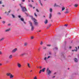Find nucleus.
I'll use <instances>...</instances> for the list:
<instances>
[{
  "instance_id": "obj_1",
  "label": "nucleus",
  "mask_w": 79,
  "mask_h": 79,
  "mask_svg": "<svg viewBox=\"0 0 79 79\" xmlns=\"http://www.w3.org/2000/svg\"><path fill=\"white\" fill-rule=\"evenodd\" d=\"M19 5L20 6L22 9V11H23V12H25V11H27V10L26 7H23V6H21V4H20Z\"/></svg>"
},
{
  "instance_id": "obj_2",
  "label": "nucleus",
  "mask_w": 79,
  "mask_h": 79,
  "mask_svg": "<svg viewBox=\"0 0 79 79\" xmlns=\"http://www.w3.org/2000/svg\"><path fill=\"white\" fill-rule=\"evenodd\" d=\"M31 19L34 21V24L35 25L37 26V25H38V23L37 22V20L34 19V18H33L32 16L31 17Z\"/></svg>"
},
{
  "instance_id": "obj_3",
  "label": "nucleus",
  "mask_w": 79,
  "mask_h": 79,
  "mask_svg": "<svg viewBox=\"0 0 79 79\" xmlns=\"http://www.w3.org/2000/svg\"><path fill=\"white\" fill-rule=\"evenodd\" d=\"M29 24L30 25V26H31V31H33L34 30V26L33 25H32V23L31 22H30L29 23Z\"/></svg>"
},
{
  "instance_id": "obj_4",
  "label": "nucleus",
  "mask_w": 79,
  "mask_h": 79,
  "mask_svg": "<svg viewBox=\"0 0 79 79\" xmlns=\"http://www.w3.org/2000/svg\"><path fill=\"white\" fill-rule=\"evenodd\" d=\"M51 71L49 70V69L48 68L47 69V73H48V75H50V74L51 73Z\"/></svg>"
},
{
  "instance_id": "obj_5",
  "label": "nucleus",
  "mask_w": 79,
  "mask_h": 79,
  "mask_svg": "<svg viewBox=\"0 0 79 79\" xmlns=\"http://www.w3.org/2000/svg\"><path fill=\"white\" fill-rule=\"evenodd\" d=\"M17 66L18 68H20L21 67V64L20 63H17Z\"/></svg>"
},
{
  "instance_id": "obj_6",
  "label": "nucleus",
  "mask_w": 79,
  "mask_h": 79,
  "mask_svg": "<svg viewBox=\"0 0 79 79\" xmlns=\"http://www.w3.org/2000/svg\"><path fill=\"white\" fill-rule=\"evenodd\" d=\"M45 68H44L42 70H40L39 72L40 74L41 73L42 71V72H44V71H45Z\"/></svg>"
},
{
  "instance_id": "obj_7",
  "label": "nucleus",
  "mask_w": 79,
  "mask_h": 79,
  "mask_svg": "<svg viewBox=\"0 0 79 79\" xmlns=\"http://www.w3.org/2000/svg\"><path fill=\"white\" fill-rule=\"evenodd\" d=\"M20 19L21 20V21H23V23H24V24H26V23L25 22H24V19L23 18H21Z\"/></svg>"
},
{
  "instance_id": "obj_8",
  "label": "nucleus",
  "mask_w": 79,
  "mask_h": 79,
  "mask_svg": "<svg viewBox=\"0 0 79 79\" xmlns=\"http://www.w3.org/2000/svg\"><path fill=\"white\" fill-rule=\"evenodd\" d=\"M16 51H17V48H16L12 50V52L15 53V52Z\"/></svg>"
},
{
  "instance_id": "obj_9",
  "label": "nucleus",
  "mask_w": 79,
  "mask_h": 79,
  "mask_svg": "<svg viewBox=\"0 0 79 79\" xmlns=\"http://www.w3.org/2000/svg\"><path fill=\"white\" fill-rule=\"evenodd\" d=\"M75 48H76V50L74 49V50H72V51L74 52V51H75V52H77V47H76Z\"/></svg>"
},
{
  "instance_id": "obj_10",
  "label": "nucleus",
  "mask_w": 79,
  "mask_h": 79,
  "mask_svg": "<svg viewBox=\"0 0 79 79\" xmlns=\"http://www.w3.org/2000/svg\"><path fill=\"white\" fill-rule=\"evenodd\" d=\"M6 75L7 76H10L11 75V73H8L6 74Z\"/></svg>"
},
{
  "instance_id": "obj_11",
  "label": "nucleus",
  "mask_w": 79,
  "mask_h": 79,
  "mask_svg": "<svg viewBox=\"0 0 79 79\" xmlns=\"http://www.w3.org/2000/svg\"><path fill=\"white\" fill-rule=\"evenodd\" d=\"M13 77H14V76L13 75L11 74L10 76V78H13Z\"/></svg>"
},
{
  "instance_id": "obj_12",
  "label": "nucleus",
  "mask_w": 79,
  "mask_h": 79,
  "mask_svg": "<svg viewBox=\"0 0 79 79\" xmlns=\"http://www.w3.org/2000/svg\"><path fill=\"white\" fill-rule=\"evenodd\" d=\"M74 61H75V62H76V63H77V61H78L77 59L76 58H75L74 59Z\"/></svg>"
},
{
  "instance_id": "obj_13",
  "label": "nucleus",
  "mask_w": 79,
  "mask_h": 79,
  "mask_svg": "<svg viewBox=\"0 0 79 79\" xmlns=\"http://www.w3.org/2000/svg\"><path fill=\"white\" fill-rule=\"evenodd\" d=\"M10 30H11V29H10V28H9L8 29L6 30L5 31L6 32H9V31H10Z\"/></svg>"
},
{
  "instance_id": "obj_14",
  "label": "nucleus",
  "mask_w": 79,
  "mask_h": 79,
  "mask_svg": "<svg viewBox=\"0 0 79 79\" xmlns=\"http://www.w3.org/2000/svg\"><path fill=\"white\" fill-rule=\"evenodd\" d=\"M47 23H48V20L47 19H46L45 21H44V23L46 24H47Z\"/></svg>"
},
{
  "instance_id": "obj_15",
  "label": "nucleus",
  "mask_w": 79,
  "mask_h": 79,
  "mask_svg": "<svg viewBox=\"0 0 79 79\" xmlns=\"http://www.w3.org/2000/svg\"><path fill=\"white\" fill-rule=\"evenodd\" d=\"M52 13H50L49 15V18H50V19H51V18H52Z\"/></svg>"
},
{
  "instance_id": "obj_16",
  "label": "nucleus",
  "mask_w": 79,
  "mask_h": 79,
  "mask_svg": "<svg viewBox=\"0 0 79 79\" xmlns=\"http://www.w3.org/2000/svg\"><path fill=\"white\" fill-rule=\"evenodd\" d=\"M27 65L28 68H31V66H30V64L29 63H27Z\"/></svg>"
},
{
  "instance_id": "obj_17",
  "label": "nucleus",
  "mask_w": 79,
  "mask_h": 79,
  "mask_svg": "<svg viewBox=\"0 0 79 79\" xmlns=\"http://www.w3.org/2000/svg\"><path fill=\"white\" fill-rule=\"evenodd\" d=\"M65 10V8H64V7H62V11H63V10Z\"/></svg>"
},
{
  "instance_id": "obj_18",
  "label": "nucleus",
  "mask_w": 79,
  "mask_h": 79,
  "mask_svg": "<svg viewBox=\"0 0 79 79\" xmlns=\"http://www.w3.org/2000/svg\"><path fill=\"white\" fill-rule=\"evenodd\" d=\"M4 40V38H1L0 40V42H1V41H2V40Z\"/></svg>"
},
{
  "instance_id": "obj_19",
  "label": "nucleus",
  "mask_w": 79,
  "mask_h": 79,
  "mask_svg": "<svg viewBox=\"0 0 79 79\" xmlns=\"http://www.w3.org/2000/svg\"><path fill=\"white\" fill-rule=\"evenodd\" d=\"M9 58L10 59H11V58H12V55H10L9 56Z\"/></svg>"
},
{
  "instance_id": "obj_20",
  "label": "nucleus",
  "mask_w": 79,
  "mask_h": 79,
  "mask_svg": "<svg viewBox=\"0 0 79 79\" xmlns=\"http://www.w3.org/2000/svg\"><path fill=\"white\" fill-rule=\"evenodd\" d=\"M24 55H25V53H22L20 55V56H24Z\"/></svg>"
},
{
  "instance_id": "obj_21",
  "label": "nucleus",
  "mask_w": 79,
  "mask_h": 79,
  "mask_svg": "<svg viewBox=\"0 0 79 79\" xmlns=\"http://www.w3.org/2000/svg\"><path fill=\"white\" fill-rule=\"evenodd\" d=\"M77 6H78V5H77V4H75L74 5L75 7H77Z\"/></svg>"
},
{
  "instance_id": "obj_22",
  "label": "nucleus",
  "mask_w": 79,
  "mask_h": 79,
  "mask_svg": "<svg viewBox=\"0 0 79 79\" xmlns=\"http://www.w3.org/2000/svg\"><path fill=\"white\" fill-rule=\"evenodd\" d=\"M11 15H12L13 18H15V16H14V15H13V14H11Z\"/></svg>"
},
{
  "instance_id": "obj_23",
  "label": "nucleus",
  "mask_w": 79,
  "mask_h": 79,
  "mask_svg": "<svg viewBox=\"0 0 79 79\" xmlns=\"http://www.w3.org/2000/svg\"><path fill=\"white\" fill-rule=\"evenodd\" d=\"M47 58L46 57H45L44 58V60H45V61H47Z\"/></svg>"
},
{
  "instance_id": "obj_24",
  "label": "nucleus",
  "mask_w": 79,
  "mask_h": 79,
  "mask_svg": "<svg viewBox=\"0 0 79 79\" xmlns=\"http://www.w3.org/2000/svg\"><path fill=\"white\" fill-rule=\"evenodd\" d=\"M54 6L56 7V6H58V5H56V4H55Z\"/></svg>"
},
{
  "instance_id": "obj_25",
  "label": "nucleus",
  "mask_w": 79,
  "mask_h": 79,
  "mask_svg": "<svg viewBox=\"0 0 79 79\" xmlns=\"http://www.w3.org/2000/svg\"><path fill=\"white\" fill-rule=\"evenodd\" d=\"M34 15L35 16H36V17L37 16V15H36V13H35L34 14Z\"/></svg>"
},
{
  "instance_id": "obj_26",
  "label": "nucleus",
  "mask_w": 79,
  "mask_h": 79,
  "mask_svg": "<svg viewBox=\"0 0 79 79\" xmlns=\"http://www.w3.org/2000/svg\"><path fill=\"white\" fill-rule=\"evenodd\" d=\"M69 13V11H67L65 12L64 13H65V14H67V13Z\"/></svg>"
},
{
  "instance_id": "obj_27",
  "label": "nucleus",
  "mask_w": 79,
  "mask_h": 79,
  "mask_svg": "<svg viewBox=\"0 0 79 79\" xmlns=\"http://www.w3.org/2000/svg\"><path fill=\"white\" fill-rule=\"evenodd\" d=\"M27 45V43H25V44H24L25 46H26Z\"/></svg>"
},
{
  "instance_id": "obj_28",
  "label": "nucleus",
  "mask_w": 79,
  "mask_h": 79,
  "mask_svg": "<svg viewBox=\"0 0 79 79\" xmlns=\"http://www.w3.org/2000/svg\"><path fill=\"white\" fill-rule=\"evenodd\" d=\"M29 6H30V7H32V6L31 5V4H30L28 5Z\"/></svg>"
},
{
  "instance_id": "obj_29",
  "label": "nucleus",
  "mask_w": 79,
  "mask_h": 79,
  "mask_svg": "<svg viewBox=\"0 0 79 79\" xmlns=\"http://www.w3.org/2000/svg\"><path fill=\"white\" fill-rule=\"evenodd\" d=\"M50 12H52V9L51 8L50 9Z\"/></svg>"
},
{
  "instance_id": "obj_30",
  "label": "nucleus",
  "mask_w": 79,
  "mask_h": 79,
  "mask_svg": "<svg viewBox=\"0 0 79 79\" xmlns=\"http://www.w3.org/2000/svg\"><path fill=\"white\" fill-rule=\"evenodd\" d=\"M36 11H37V12H38V13H39V10H38V9H36Z\"/></svg>"
},
{
  "instance_id": "obj_31",
  "label": "nucleus",
  "mask_w": 79,
  "mask_h": 79,
  "mask_svg": "<svg viewBox=\"0 0 79 79\" xmlns=\"http://www.w3.org/2000/svg\"><path fill=\"white\" fill-rule=\"evenodd\" d=\"M46 48H47L46 47H43V49H46Z\"/></svg>"
},
{
  "instance_id": "obj_32",
  "label": "nucleus",
  "mask_w": 79,
  "mask_h": 79,
  "mask_svg": "<svg viewBox=\"0 0 79 79\" xmlns=\"http://www.w3.org/2000/svg\"><path fill=\"white\" fill-rule=\"evenodd\" d=\"M47 46L48 47H50V46H51V45L50 44H48L47 45Z\"/></svg>"
},
{
  "instance_id": "obj_33",
  "label": "nucleus",
  "mask_w": 79,
  "mask_h": 79,
  "mask_svg": "<svg viewBox=\"0 0 79 79\" xmlns=\"http://www.w3.org/2000/svg\"><path fill=\"white\" fill-rule=\"evenodd\" d=\"M18 18H21V16L20 15H19L18 16Z\"/></svg>"
},
{
  "instance_id": "obj_34",
  "label": "nucleus",
  "mask_w": 79,
  "mask_h": 79,
  "mask_svg": "<svg viewBox=\"0 0 79 79\" xmlns=\"http://www.w3.org/2000/svg\"><path fill=\"white\" fill-rule=\"evenodd\" d=\"M43 44V42H42L41 41V43H40V44L41 45H42Z\"/></svg>"
},
{
  "instance_id": "obj_35",
  "label": "nucleus",
  "mask_w": 79,
  "mask_h": 79,
  "mask_svg": "<svg viewBox=\"0 0 79 79\" xmlns=\"http://www.w3.org/2000/svg\"><path fill=\"white\" fill-rule=\"evenodd\" d=\"M31 39H34V37L32 36L31 37Z\"/></svg>"
},
{
  "instance_id": "obj_36",
  "label": "nucleus",
  "mask_w": 79,
  "mask_h": 79,
  "mask_svg": "<svg viewBox=\"0 0 79 79\" xmlns=\"http://www.w3.org/2000/svg\"><path fill=\"white\" fill-rule=\"evenodd\" d=\"M33 79H37V77H35L33 78Z\"/></svg>"
},
{
  "instance_id": "obj_37",
  "label": "nucleus",
  "mask_w": 79,
  "mask_h": 79,
  "mask_svg": "<svg viewBox=\"0 0 79 79\" xmlns=\"http://www.w3.org/2000/svg\"><path fill=\"white\" fill-rule=\"evenodd\" d=\"M2 23H3V24H5V21H3L2 22Z\"/></svg>"
},
{
  "instance_id": "obj_38",
  "label": "nucleus",
  "mask_w": 79,
  "mask_h": 79,
  "mask_svg": "<svg viewBox=\"0 0 79 79\" xmlns=\"http://www.w3.org/2000/svg\"><path fill=\"white\" fill-rule=\"evenodd\" d=\"M2 54V52L0 51V55H1V54Z\"/></svg>"
},
{
  "instance_id": "obj_39",
  "label": "nucleus",
  "mask_w": 79,
  "mask_h": 79,
  "mask_svg": "<svg viewBox=\"0 0 79 79\" xmlns=\"http://www.w3.org/2000/svg\"><path fill=\"white\" fill-rule=\"evenodd\" d=\"M50 58V56H48V58H47V59H48V58Z\"/></svg>"
},
{
  "instance_id": "obj_40",
  "label": "nucleus",
  "mask_w": 79,
  "mask_h": 79,
  "mask_svg": "<svg viewBox=\"0 0 79 79\" xmlns=\"http://www.w3.org/2000/svg\"><path fill=\"white\" fill-rule=\"evenodd\" d=\"M49 55H51L52 54V53L50 52H49Z\"/></svg>"
},
{
  "instance_id": "obj_41",
  "label": "nucleus",
  "mask_w": 79,
  "mask_h": 79,
  "mask_svg": "<svg viewBox=\"0 0 79 79\" xmlns=\"http://www.w3.org/2000/svg\"><path fill=\"white\" fill-rule=\"evenodd\" d=\"M40 4L41 6H42V3H41V2H40Z\"/></svg>"
},
{
  "instance_id": "obj_42",
  "label": "nucleus",
  "mask_w": 79,
  "mask_h": 79,
  "mask_svg": "<svg viewBox=\"0 0 79 79\" xmlns=\"http://www.w3.org/2000/svg\"><path fill=\"white\" fill-rule=\"evenodd\" d=\"M36 32H40V30H39L38 31H37Z\"/></svg>"
},
{
  "instance_id": "obj_43",
  "label": "nucleus",
  "mask_w": 79,
  "mask_h": 79,
  "mask_svg": "<svg viewBox=\"0 0 79 79\" xmlns=\"http://www.w3.org/2000/svg\"><path fill=\"white\" fill-rule=\"evenodd\" d=\"M55 49H56V50H58V48H55Z\"/></svg>"
},
{
  "instance_id": "obj_44",
  "label": "nucleus",
  "mask_w": 79,
  "mask_h": 79,
  "mask_svg": "<svg viewBox=\"0 0 79 79\" xmlns=\"http://www.w3.org/2000/svg\"><path fill=\"white\" fill-rule=\"evenodd\" d=\"M64 26H66V27L68 26V25H67V24H65V25H64Z\"/></svg>"
},
{
  "instance_id": "obj_45",
  "label": "nucleus",
  "mask_w": 79,
  "mask_h": 79,
  "mask_svg": "<svg viewBox=\"0 0 79 79\" xmlns=\"http://www.w3.org/2000/svg\"><path fill=\"white\" fill-rule=\"evenodd\" d=\"M40 69H42V66H40Z\"/></svg>"
},
{
  "instance_id": "obj_46",
  "label": "nucleus",
  "mask_w": 79,
  "mask_h": 79,
  "mask_svg": "<svg viewBox=\"0 0 79 79\" xmlns=\"http://www.w3.org/2000/svg\"><path fill=\"white\" fill-rule=\"evenodd\" d=\"M22 2H24L25 1V0H22Z\"/></svg>"
},
{
  "instance_id": "obj_47",
  "label": "nucleus",
  "mask_w": 79,
  "mask_h": 79,
  "mask_svg": "<svg viewBox=\"0 0 79 79\" xmlns=\"http://www.w3.org/2000/svg\"><path fill=\"white\" fill-rule=\"evenodd\" d=\"M58 15H61V13H58Z\"/></svg>"
},
{
  "instance_id": "obj_48",
  "label": "nucleus",
  "mask_w": 79,
  "mask_h": 79,
  "mask_svg": "<svg viewBox=\"0 0 79 79\" xmlns=\"http://www.w3.org/2000/svg\"><path fill=\"white\" fill-rule=\"evenodd\" d=\"M55 77V76H54L53 77H52V78H54Z\"/></svg>"
},
{
  "instance_id": "obj_49",
  "label": "nucleus",
  "mask_w": 79,
  "mask_h": 79,
  "mask_svg": "<svg viewBox=\"0 0 79 79\" xmlns=\"http://www.w3.org/2000/svg\"><path fill=\"white\" fill-rule=\"evenodd\" d=\"M2 2L1 1H0V4H2Z\"/></svg>"
},
{
  "instance_id": "obj_50",
  "label": "nucleus",
  "mask_w": 79,
  "mask_h": 79,
  "mask_svg": "<svg viewBox=\"0 0 79 79\" xmlns=\"http://www.w3.org/2000/svg\"><path fill=\"white\" fill-rule=\"evenodd\" d=\"M66 11H68V9H67L66 10Z\"/></svg>"
},
{
  "instance_id": "obj_51",
  "label": "nucleus",
  "mask_w": 79,
  "mask_h": 79,
  "mask_svg": "<svg viewBox=\"0 0 79 79\" xmlns=\"http://www.w3.org/2000/svg\"><path fill=\"white\" fill-rule=\"evenodd\" d=\"M69 48H70V49L71 48V47L70 46L69 47Z\"/></svg>"
},
{
  "instance_id": "obj_52",
  "label": "nucleus",
  "mask_w": 79,
  "mask_h": 79,
  "mask_svg": "<svg viewBox=\"0 0 79 79\" xmlns=\"http://www.w3.org/2000/svg\"><path fill=\"white\" fill-rule=\"evenodd\" d=\"M11 11V10H10L9 11H8V13H10V12Z\"/></svg>"
},
{
  "instance_id": "obj_53",
  "label": "nucleus",
  "mask_w": 79,
  "mask_h": 79,
  "mask_svg": "<svg viewBox=\"0 0 79 79\" xmlns=\"http://www.w3.org/2000/svg\"><path fill=\"white\" fill-rule=\"evenodd\" d=\"M2 6H3V7H4V6H4V5H2Z\"/></svg>"
},
{
  "instance_id": "obj_54",
  "label": "nucleus",
  "mask_w": 79,
  "mask_h": 79,
  "mask_svg": "<svg viewBox=\"0 0 79 79\" xmlns=\"http://www.w3.org/2000/svg\"><path fill=\"white\" fill-rule=\"evenodd\" d=\"M2 64H0V66H2Z\"/></svg>"
},
{
  "instance_id": "obj_55",
  "label": "nucleus",
  "mask_w": 79,
  "mask_h": 79,
  "mask_svg": "<svg viewBox=\"0 0 79 79\" xmlns=\"http://www.w3.org/2000/svg\"><path fill=\"white\" fill-rule=\"evenodd\" d=\"M8 26H10V24H8Z\"/></svg>"
},
{
  "instance_id": "obj_56",
  "label": "nucleus",
  "mask_w": 79,
  "mask_h": 79,
  "mask_svg": "<svg viewBox=\"0 0 79 79\" xmlns=\"http://www.w3.org/2000/svg\"><path fill=\"white\" fill-rule=\"evenodd\" d=\"M33 9H34V8H35V7H33Z\"/></svg>"
},
{
  "instance_id": "obj_57",
  "label": "nucleus",
  "mask_w": 79,
  "mask_h": 79,
  "mask_svg": "<svg viewBox=\"0 0 79 79\" xmlns=\"http://www.w3.org/2000/svg\"><path fill=\"white\" fill-rule=\"evenodd\" d=\"M50 26H51V25H49V27H50Z\"/></svg>"
},
{
  "instance_id": "obj_58",
  "label": "nucleus",
  "mask_w": 79,
  "mask_h": 79,
  "mask_svg": "<svg viewBox=\"0 0 79 79\" xmlns=\"http://www.w3.org/2000/svg\"><path fill=\"white\" fill-rule=\"evenodd\" d=\"M31 2H34V1H33V0H32Z\"/></svg>"
},
{
  "instance_id": "obj_59",
  "label": "nucleus",
  "mask_w": 79,
  "mask_h": 79,
  "mask_svg": "<svg viewBox=\"0 0 79 79\" xmlns=\"http://www.w3.org/2000/svg\"><path fill=\"white\" fill-rule=\"evenodd\" d=\"M32 70L30 71V72H32Z\"/></svg>"
},
{
  "instance_id": "obj_60",
  "label": "nucleus",
  "mask_w": 79,
  "mask_h": 79,
  "mask_svg": "<svg viewBox=\"0 0 79 79\" xmlns=\"http://www.w3.org/2000/svg\"><path fill=\"white\" fill-rule=\"evenodd\" d=\"M2 19V18L0 17V19Z\"/></svg>"
},
{
  "instance_id": "obj_61",
  "label": "nucleus",
  "mask_w": 79,
  "mask_h": 79,
  "mask_svg": "<svg viewBox=\"0 0 79 79\" xmlns=\"http://www.w3.org/2000/svg\"><path fill=\"white\" fill-rule=\"evenodd\" d=\"M38 50H39V52H40V49H38Z\"/></svg>"
},
{
  "instance_id": "obj_62",
  "label": "nucleus",
  "mask_w": 79,
  "mask_h": 79,
  "mask_svg": "<svg viewBox=\"0 0 79 79\" xmlns=\"http://www.w3.org/2000/svg\"><path fill=\"white\" fill-rule=\"evenodd\" d=\"M5 13H6V12H5Z\"/></svg>"
},
{
  "instance_id": "obj_63",
  "label": "nucleus",
  "mask_w": 79,
  "mask_h": 79,
  "mask_svg": "<svg viewBox=\"0 0 79 79\" xmlns=\"http://www.w3.org/2000/svg\"><path fill=\"white\" fill-rule=\"evenodd\" d=\"M78 49H79V46L78 47Z\"/></svg>"
},
{
  "instance_id": "obj_64",
  "label": "nucleus",
  "mask_w": 79,
  "mask_h": 79,
  "mask_svg": "<svg viewBox=\"0 0 79 79\" xmlns=\"http://www.w3.org/2000/svg\"><path fill=\"white\" fill-rule=\"evenodd\" d=\"M28 2H30V1H29V0H28Z\"/></svg>"
}]
</instances>
